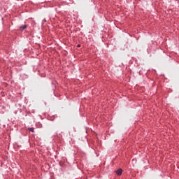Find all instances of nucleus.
I'll list each match as a JSON object with an SVG mask.
<instances>
[{
	"label": "nucleus",
	"mask_w": 179,
	"mask_h": 179,
	"mask_svg": "<svg viewBox=\"0 0 179 179\" xmlns=\"http://www.w3.org/2000/svg\"><path fill=\"white\" fill-rule=\"evenodd\" d=\"M116 174L117 175V176H121V174H122V169H117V171H116Z\"/></svg>",
	"instance_id": "1"
},
{
	"label": "nucleus",
	"mask_w": 179,
	"mask_h": 179,
	"mask_svg": "<svg viewBox=\"0 0 179 179\" xmlns=\"http://www.w3.org/2000/svg\"><path fill=\"white\" fill-rule=\"evenodd\" d=\"M27 27V26L22 25L20 27V30H21V31H23V30H24V29H26Z\"/></svg>",
	"instance_id": "2"
},
{
	"label": "nucleus",
	"mask_w": 179,
	"mask_h": 179,
	"mask_svg": "<svg viewBox=\"0 0 179 179\" xmlns=\"http://www.w3.org/2000/svg\"><path fill=\"white\" fill-rule=\"evenodd\" d=\"M28 129H29V131H30L31 132H34V128H33V127H29Z\"/></svg>",
	"instance_id": "3"
},
{
	"label": "nucleus",
	"mask_w": 179,
	"mask_h": 179,
	"mask_svg": "<svg viewBox=\"0 0 179 179\" xmlns=\"http://www.w3.org/2000/svg\"><path fill=\"white\" fill-rule=\"evenodd\" d=\"M78 47H80V45H78Z\"/></svg>",
	"instance_id": "4"
}]
</instances>
